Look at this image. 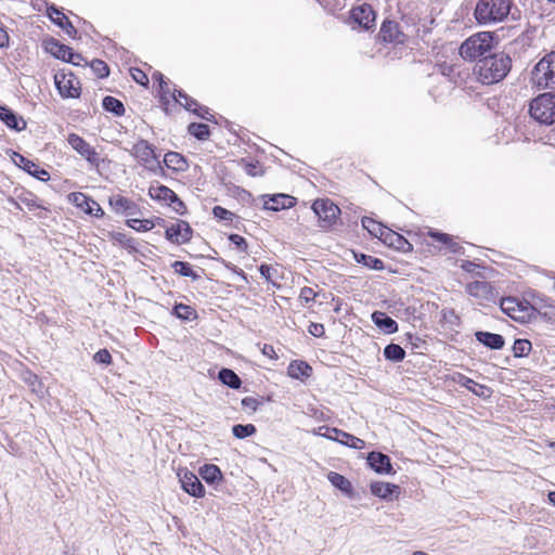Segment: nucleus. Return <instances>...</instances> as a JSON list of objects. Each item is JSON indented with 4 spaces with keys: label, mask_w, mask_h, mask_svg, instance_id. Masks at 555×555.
<instances>
[{
    "label": "nucleus",
    "mask_w": 555,
    "mask_h": 555,
    "mask_svg": "<svg viewBox=\"0 0 555 555\" xmlns=\"http://www.w3.org/2000/svg\"><path fill=\"white\" fill-rule=\"evenodd\" d=\"M512 68V60L505 53H494L479 59L474 74L482 85H493L503 80Z\"/></svg>",
    "instance_id": "nucleus-1"
},
{
    "label": "nucleus",
    "mask_w": 555,
    "mask_h": 555,
    "mask_svg": "<svg viewBox=\"0 0 555 555\" xmlns=\"http://www.w3.org/2000/svg\"><path fill=\"white\" fill-rule=\"evenodd\" d=\"M511 7V0H478L474 15L481 25L496 24L508 16Z\"/></svg>",
    "instance_id": "nucleus-2"
},
{
    "label": "nucleus",
    "mask_w": 555,
    "mask_h": 555,
    "mask_svg": "<svg viewBox=\"0 0 555 555\" xmlns=\"http://www.w3.org/2000/svg\"><path fill=\"white\" fill-rule=\"evenodd\" d=\"M493 48V36L489 31H481L467 38L460 47V54L464 60L474 61L487 56Z\"/></svg>",
    "instance_id": "nucleus-3"
},
{
    "label": "nucleus",
    "mask_w": 555,
    "mask_h": 555,
    "mask_svg": "<svg viewBox=\"0 0 555 555\" xmlns=\"http://www.w3.org/2000/svg\"><path fill=\"white\" fill-rule=\"evenodd\" d=\"M531 82L539 89H555V51L535 64L531 72Z\"/></svg>",
    "instance_id": "nucleus-4"
},
{
    "label": "nucleus",
    "mask_w": 555,
    "mask_h": 555,
    "mask_svg": "<svg viewBox=\"0 0 555 555\" xmlns=\"http://www.w3.org/2000/svg\"><path fill=\"white\" fill-rule=\"evenodd\" d=\"M530 115L541 124L552 125L555 122V95L543 93L530 103Z\"/></svg>",
    "instance_id": "nucleus-5"
},
{
    "label": "nucleus",
    "mask_w": 555,
    "mask_h": 555,
    "mask_svg": "<svg viewBox=\"0 0 555 555\" xmlns=\"http://www.w3.org/2000/svg\"><path fill=\"white\" fill-rule=\"evenodd\" d=\"M312 210L319 218V224L323 229L331 228L340 215L339 207L328 198L315 199L312 204Z\"/></svg>",
    "instance_id": "nucleus-6"
},
{
    "label": "nucleus",
    "mask_w": 555,
    "mask_h": 555,
    "mask_svg": "<svg viewBox=\"0 0 555 555\" xmlns=\"http://www.w3.org/2000/svg\"><path fill=\"white\" fill-rule=\"evenodd\" d=\"M130 153L149 170L156 171L157 169H162L154 146L146 140H140L133 144Z\"/></svg>",
    "instance_id": "nucleus-7"
},
{
    "label": "nucleus",
    "mask_w": 555,
    "mask_h": 555,
    "mask_svg": "<svg viewBox=\"0 0 555 555\" xmlns=\"http://www.w3.org/2000/svg\"><path fill=\"white\" fill-rule=\"evenodd\" d=\"M373 8L366 3L353 8L350 12V24L353 29L372 30L376 26Z\"/></svg>",
    "instance_id": "nucleus-8"
},
{
    "label": "nucleus",
    "mask_w": 555,
    "mask_h": 555,
    "mask_svg": "<svg viewBox=\"0 0 555 555\" xmlns=\"http://www.w3.org/2000/svg\"><path fill=\"white\" fill-rule=\"evenodd\" d=\"M500 306L502 311L509 318L520 322H525L529 319L531 310H533V307H531L529 302L520 301L515 297L503 298Z\"/></svg>",
    "instance_id": "nucleus-9"
},
{
    "label": "nucleus",
    "mask_w": 555,
    "mask_h": 555,
    "mask_svg": "<svg viewBox=\"0 0 555 555\" xmlns=\"http://www.w3.org/2000/svg\"><path fill=\"white\" fill-rule=\"evenodd\" d=\"M68 144L91 166L99 167L101 157L99 153L86 140L76 133H70L67 138Z\"/></svg>",
    "instance_id": "nucleus-10"
},
{
    "label": "nucleus",
    "mask_w": 555,
    "mask_h": 555,
    "mask_svg": "<svg viewBox=\"0 0 555 555\" xmlns=\"http://www.w3.org/2000/svg\"><path fill=\"white\" fill-rule=\"evenodd\" d=\"M55 86L63 98H78L80 83L73 74L55 75Z\"/></svg>",
    "instance_id": "nucleus-11"
},
{
    "label": "nucleus",
    "mask_w": 555,
    "mask_h": 555,
    "mask_svg": "<svg viewBox=\"0 0 555 555\" xmlns=\"http://www.w3.org/2000/svg\"><path fill=\"white\" fill-rule=\"evenodd\" d=\"M178 477L181 482L182 489L186 493L195 498H202L204 495V486L202 485V482L194 473L188 469H180L178 472Z\"/></svg>",
    "instance_id": "nucleus-12"
},
{
    "label": "nucleus",
    "mask_w": 555,
    "mask_h": 555,
    "mask_svg": "<svg viewBox=\"0 0 555 555\" xmlns=\"http://www.w3.org/2000/svg\"><path fill=\"white\" fill-rule=\"evenodd\" d=\"M72 203L83 210L86 214L96 218H101L104 215L101 206L92 198L88 197L83 193L75 192L69 195Z\"/></svg>",
    "instance_id": "nucleus-13"
},
{
    "label": "nucleus",
    "mask_w": 555,
    "mask_h": 555,
    "mask_svg": "<svg viewBox=\"0 0 555 555\" xmlns=\"http://www.w3.org/2000/svg\"><path fill=\"white\" fill-rule=\"evenodd\" d=\"M192 230L188 222L179 220L166 229V238L176 244H183L191 240Z\"/></svg>",
    "instance_id": "nucleus-14"
},
{
    "label": "nucleus",
    "mask_w": 555,
    "mask_h": 555,
    "mask_svg": "<svg viewBox=\"0 0 555 555\" xmlns=\"http://www.w3.org/2000/svg\"><path fill=\"white\" fill-rule=\"evenodd\" d=\"M108 204L116 214L133 216L138 212V205L133 201L119 194L112 195L108 199Z\"/></svg>",
    "instance_id": "nucleus-15"
},
{
    "label": "nucleus",
    "mask_w": 555,
    "mask_h": 555,
    "mask_svg": "<svg viewBox=\"0 0 555 555\" xmlns=\"http://www.w3.org/2000/svg\"><path fill=\"white\" fill-rule=\"evenodd\" d=\"M14 163L18 167H21L25 171H27L29 175H31L33 177H35L41 181H47L50 179V175L47 170L40 169L37 164H35L33 160L26 158L25 156H23L18 153H15Z\"/></svg>",
    "instance_id": "nucleus-16"
},
{
    "label": "nucleus",
    "mask_w": 555,
    "mask_h": 555,
    "mask_svg": "<svg viewBox=\"0 0 555 555\" xmlns=\"http://www.w3.org/2000/svg\"><path fill=\"white\" fill-rule=\"evenodd\" d=\"M475 337H476L477 341H479L480 344H482L483 346H486L492 350H500L505 345V339L500 334L477 331L475 333Z\"/></svg>",
    "instance_id": "nucleus-17"
},
{
    "label": "nucleus",
    "mask_w": 555,
    "mask_h": 555,
    "mask_svg": "<svg viewBox=\"0 0 555 555\" xmlns=\"http://www.w3.org/2000/svg\"><path fill=\"white\" fill-rule=\"evenodd\" d=\"M0 119L10 128L16 131H22L26 128V121L23 117L17 116L8 106H0Z\"/></svg>",
    "instance_id": "nucleus-18"
},
{
    "label": "nucleus",
    "mask_w": 555,
    "mask_h": 555,
    "mask_svg": "<svg viewBox=\"0 0 555 555\" xmlns=\"http://www.w3.org/2000/svg\"><path fill=\"white\" fill-rule=\"evenodd\" d=\"M296 199L293 196L286 194H275L268 197L264 201V208L273 211L280 209L291 208L295 205Z\"/></svg>",
    "instance_id": "nucleus-19"
},
{
    "label": "nucleus",
    "mask_w": 555,
    "mask_h": 555,
    "mask_svg": "<svg viewBox=\"0 0 555 555\" xmlns=\"http://www.w3.org/2000/svg\"><path fill=\"white\" fill-rule=\"evenodd\" d=\"M367 463L378 474H388L391 470L389 456L380 452H371L367 456Z\"/></svg>",
    "instance_id": "nucleus-20"
},
{
    "label": "nucleus",
    "mask_w": 555,
    "mask_h": 555,
    "mask_svg": "<svg viewBox=\"0 0 555 555\" xmlns=\"http://www.w3.org/2000/svg\"><path fill=\"white\" fill-rule=\"evenodd\" d=\"M380 38L386 42H402V33L393 21H385L379 30Z\"/></svg>",
    "instance_id": "nucleus-21"
},
{
    "label": "nucleus",
    "mask_w": 555,
    "mask_h": 555,
    "mask_svg": "<svg viewBox=\"0 0 555 555\" xmlns=\"http://www.w3.org/2000/svg\"><path fill=\"white\" fill-rule=\"evenodd\" d=\"M46 49L49 53L59 60L65 62H74L72 49L65 44L60 43L55 39L49 40L46 44Z\"/></svg>",
    "instance_id": "nucleus-22"
},
{
    "label": "nucleus",
    "mask_w": 555,
    "mask_h": 555,
    "mask_svg": "<svg viewBox=\"0 0 555 555\" xmlns=\"http://www.w3.org/2000/svg\"><path fill=\"white\" fill-rule=\"evenodd\" d=\"M371 492L383 500H390L393 494L399 495V487L389 482L376 481L371 483Z\"/></svg>",
    "instance_id": "nucleus-23"
},
{
    "label": "nucleus",
    "mask_w": 555,
    "mask_h": 555,
    "mask_svg": "<svg viewBox=\"0 0 555 555\" xmlns=\"http://www.w3.org/2000/svg\"><path fill=\"white\" fill-rule=\"evenodd\" d=\"M372 321L386 334H392L398 331L397 322L388 317L385 312L375 311L372 313Z\"/></svg>",
    "instance_id": "nucleus-24"
},
{
    "label": "nucleus",
    "mask_w": 555,
    "mask_h": 555,
    "mask_svg": "<svg viewBox=\"0 0 555 555\" xmlns=\"http://www.w3.org/2000/svg\"><path fill=\"white\" fill-rule=\"evenodd\" d=\"M384 242L387 243L389 246H392L399 251H411L412 250V244L409 243L406 238H404L402 235L392 232L387 229V233L385 235Z\"/></svg>",
    "instance_id": "nucleus-25"
},
{
    "label": "nucleus",
    "mask_w": 555,
    "mask_h": 555,
    "mask_svg": "<svg viewBox=\"0 0 555 555\" xmlns=\"http://www.w3.org/2000/svg\"><path fill=\"white\" fill-rule=\"evenodd\" d=\"M312 367L304 361H293L287 367V373L292 378L304 379L311 375Z\"/></svg>",
    "instance_id": "nucleus-26"
},
{
    "label": "nucleus",
    "mask_w": 555,
    "mask_h": 555,
    "mask_svg": "<svg viewBox=\"0 0 555 555\" xmlns=\"http://www.w3.org/2000/svg\"><path fill=\"white\" fill-rule=\"evenodd\" d=\"M164 164L167 168L175 171H184L188 169L186 159L177 152H168L165 154Z\"/></svg>",
    "instance_id": "nucleus-27"
},
{
    "label": "nucleus",
    "mask_w": 555,
    "mask_h": 555,
    "mask_svg": "<svg viewBox=\"0 0 555 555\" xmlns=\"http://www.w3.org/2000/svg\"><path fill=\"white\" fill-rule=\"evenodd\" d=\"M428 234H429V236L436 238L438 242L446 245V247L448 248V250L450 253H454V254L463 253L462 246H460V244L456 243L451 235H449L447 233L436 232V231H429Z\"/></svg>",
    "instance_id": "nucleus-28"
},
{
    "label": "nucleus",
    "mask_w": 555,
    "mask_h": 555,
    "mask_svg": "<svg viewBox=\"0 0 555 555\" xmlns=\"http://www.w3.org/2000/svg\"><path fill=\"white\" fill-rule=\"evenodd\" d=\"M149 194L152 198L163 202H170L171 198H176V193L166 185H152L149 189Z\"/></svg>",
    "instance_id": "nucleus-29"
},
{
    "label": "nucleus",
    "mask_w": 555,
    "mask_h": 555,
    "mask_svg": "<svg viewBox=\"0 0 555 555\" xmlns=\"http://www.w3.org/2000/svg\"><path fill=\"white\" fill-rule=\"evenodd\" d=\"M219 380L232 389H238L242 380L238 375L230 369H221L218 373Z\"/></svg>",
    "instance_id": "nucleus-30"
},
{
    "label": "nucleus",
    "mask_w": 555,
    "mask_h": 555,
    "mask_svg": "<svg viewBox=\"0 0 555 555\" xmlns=\"http://www.w3.org/2000/svg\"><path fill=\"white\" fill-rule=\"evenodd\" d=\"M327 479L334 487L338 488L341 492H344L348 495L352 494L351 482L343 475H340L336 472H331L327 475Z\"/></svg>",
    "instance_id": "nucleus-31"
},
{
    "label": "nucleus",
    "mask_w": 555,
    "mask_h": 555,
    "mask_svg": "<svg viewBox=\"0 0 555 555\" xmlns=\"http://www.w3.org/2000/svg\"><path fill=\"white\" fill-rule=\"evenodd\" d=\"M466 292L477 298H487L490 293V285L485 281H475L466 286Z\"/></svg>",
    "instance_id": "nucleus-32"
},
{
    "label": "nucleus",
    "mask_w": 555,
    "mask_h": 555,
    "mask_svg": "<svg viewBox=\"0 0 555 555\" xmlns=\"http://www.w3.org/2000/svg\"><path fill=\"white\" fill-rule=\"evenodd\" d=\"M199 475L208 483H214L215 481L222 478L220 468L214 464H205L203 467H201Z\"/></svg>",
    "instance_id": "nucleus-33"
},
{
    "label": "nucleus",
    "mask_w": 555,
    "mask_h": 555,
    "mask_svg": "<svg viewBox=\"0 0 555 555\" xmlns=\"http://www.w3.org/2000/svg\"><path fill=\"white\" fill-rule=\"evenodd\" d=\"M330 433H334V434L340 436L339 443H341L344 446L360 450L365 444L362 439H360L351 434L345 433L343 430H331Z\"/></svg>",
    "instance_id": "nucleus-34"
},
{
    "label": "nucleus",
    "mask_w": 555,
    "mask_h": 555,
    "mask_svg": "<svg viewBox=\"0 0 555 555\" xmlns=\"http://www.w3.org/2000/svg\"><path fill=\"white\" fill-rule=\"evenodd\" d=\"M384 356L387 360L392 362H400L405 357L404 349L397 344H389L384 349Z\"/></svg>",
    "instance_id": "nucleus-35"
},
{
    "label": "nucleus",
    "mask_w": 555,
    "mask_h": 555,
    "mask_svg": "<svg viewBox=\"0 0 555 555\" xmlns=\"http://www.w3.org/2000/svg\"><path fill=\"white\" fill-rule=\"evenodd\" d=\"M103 107L105 111L111 112L116 116H122L125 114L124 104L118 99L111 95L103 99Z\"/></svg>",
    "instance_id": "nucleus-36"
},
{
    "label": "nucleus",
    "mask_w": 555,
    "mask_h": 555,
    "mask_svg": "<svg viewBox=\"0 0 555 555\" xmlns=\"http://www.w3.org/2000/svg\"><path fill=\"white\" fill-rule=\"evenodd\" d=\"M362 227L366 229L374 236H385L387 230H385L380 223L376 222L372 218L364 217L362 219Z\"/></svg>",
    "instance_id": "nucleus-37"
},
{
    "label": "nucleus",
    "mask_w": 555,
    "mask_h": 555,
    "mask_svg": "<svg viewBox=\"0 0 555 555\" xmlns=\"http://www.w3.org/2000/svg\"><path fill=\"white\" fill-rule=\"evenodd\" d=\"M173 314L181 320H193L196 317V311L191 306L178 304L173 307Z\"/></svg>",
    "instance_id": "nucleus-38"
},
{
    "label": "nucleus",
    "mask_w": 555,
    "mask_h": 555,
    "mask_svg": "<svg viewBox=\"0 0 555 555\" xmlns=\"http://www.w3.org/2000/svg\"><path fill=\"white\" fill-rule=\"evenodd\" d=\"M188 130L190 134L198 140H206L209 137V127L206 124L192 122L189 125Z\"/></svg>",
    "instance_id": "nucleus-39"
},
{
    "label": "nucleus",
    "mask_w": 555,
    "mask_h": 555,
    "mask_svg": "<svg viewBox=\"0 0 555 555\" xmlns=\"http://www.w3.org/2000/svg\"><path fill=\"white\" fill-rule=\"evenodd\" d=\"M171 96L175 99L176 102L184 106L188 111L192 109L193 106H197V102L189 96L184 91L182 90H176L172 92Z\"/></svg>",
    "instance_id": "nucleus-40"
},
{
    "label": "nucleus",
    "mask_w": 555,
    "mask_h": 555,
    "mask_svg": "<svg viewBox=\"0 0 555 555\" xmlns=\"http://www.w3.org/2000/svg\"><path fill=\"white\" fill-rule=\"evenodd\" d=\"M172 268L173 270L182 275V276H186V278H191L193 280H196L198 279V274H196L193 269L191 268L190 263L188 262H184V261H175L172 263Z\"/></svg>",
    "instance_id": "nucleus-41"
},
{
    "label": "nucleus",
    "mask_w": 555,
    "mask_h": 555,
    "mask_svg": "<svg viewBox=\"0 0 555 555\" xmlns=\"http://www.w3.org/2000/svg\"><path fill=\"white\" fill-rule=\"evenodd\" d=\"M531 343L528 339H516L513 345V353L520 358L527 356L531 351Z\"/></svg>",
    "instance_id": "nucleus-42"
},
{
    "label": "nucleus",
    "mask_w": 555,
    "mask_h": 555,
    "mask_svg": "<svg viewBox=\"0 0 555 555\" xmlns=\"http://www.w3.org/2000/svg\"><path fill=\"white\" fill-rule=\"evenodd\" d=\"M232 433L237 439H244L256 433V427L253 424H237L232 427Z\"/></svg>",
    "instance_id": "nucleus-43"
},
{
    "label": "nucleus",
    "mask_w": 555,
    "mask_h": 555,
    "mask_svg": "<svg viewBox=\"0 0 555 555\" xmlns=\"http://www.w3.org/2000/svg\"><path fill=\"white\" fill-rule=\"evenodd\" d=\"M356 258H357L358 262H361L364 266L370 267L372 269L379 270V269H383V267H384V263L380 259L370 256V255L361 254L360 257H358L356 255Z\"/></svg>",
    "instance_id": "nucleus-44"
},
{
    "label": "nucleus",
    "mask_w": 555,
    "mask_h": 555,
    "mask_svg": "<svg viewBox=\"0 0 555 555\" xmlns=\"http://www.w3.org/2000/svg\"><path fill=\"white\" fill-rule=\"evenodd\" d=\"M90 67L99 78H105L109 74L107 64L102 60H93L90 64Z\"/></svg>",
    "instance_id": "nucleus-45"
},
{
    "label": "nucleus",
    "mask_w": 555,
    "mask_h": 555,
    "mask_svg": "<svg viewBox=\"0 0 555 555\" xmlns=\"http://www.w3.org/2000/svg\"><path fill=\"white\" fill-rule=\"evenodd\" d=\"M48 15L51 21L56 24L59 27L64 25V22H68V18L65 16L63 12L56 9L54 5L48 8Z\"/></svg>",
    "instance_id": "nucleus-46"
},
{
    "label": "nucleus",
    "mask_w": 555,
    "mask_h": 555,
    "mask_svg": "<svg viewBox=\"0 0 555 555\" xmlns=\"http://www.w3.org/2000/svg\"><path fill=\"white\" fill-rule=\"evenodd\" d=\"M214 217L219 220L232 221L234 214L221 206H215L212 209Z\"/></svg>",
    "instance_id": "nucleus-47"
},
{
    "label": "nucleus",
    "mask_w": 555,
    "mask_h": 555,
    "mask_svg": "<svg viewBox=\"0 0 555 555\" xmlns=\"http://www.w3.org/2000/svg\"><path fill=\"white\" fill-rule=\"evenodd\" d=\"M539 312L548 319L555 318V306L550 299L542 300V305L538 308Z\"/></svg>",
    "instance_id": "nucleus-48"
},
{
    "label": "nucleus",
    "mask_w": 555,
    "mask_h": 555,
    "mask_svg": "<svg viewBox=\"0 0 555 555\" xmlns=\"http://www.w3.org/2000/svg\"><path fill=\"white\" fill-rule=\"evenodd\" d=\"M462 385L477 396H482L483 390L486 389L483 385H480L468 377H465V382Z\"/></svg>",
    "instance_id": "nucleus-49"
},
{
    "label": "nucleus",
    "mask_w": 555,
    "mask_h": 555,
    "mask_svg": "<svg viewBox=\"0 0 555 555\" xmlns=\"http://www.w3.org/2000/svg\"><path fill=\"white\" fill-rule=\"evenodd\" d=\"M129 225L135 230L147 231L152 229L153 222L150 220L131 219L128 221Z\"/></svg>",
    "instance_id": "nucleus-50"
},
{
    "label": "nucleus",
    "mask_w": 555,
    "mask_h": 555,
    "mask_svg": "<svg viewBox=\"0 0 555 555\" xmlns=\"http://www.w3.org/2000/svg\"><path fill=\"white\" fill-rule=\"evenodd\" d=\"M93 360L96 363L101 364H109L112 362V356L106 349H100L98 352L94 353Z\"/></svg>",
    "instance_id": "nucleus-51"
},
{
    "label": "nucleus",
    "mask_w": 555,
    "mask_h": 555,
    "mask_svg": "<svg viewBox=\"0 0 555 555\" xmlns=\"http://www.w3.org/2000/svg\"><path fill=\"white\" fill-rule=\"evenodd\" d=\"M260 404H261L260 399H258L256 397H245L242 399L243 408L248 409L253 412H255Z\"/></svg>",
    "instance_id": "nucleus-52"
},
{
    "label": "nucleus",
    "mask_w": 555,
    "mask_h": 555,
    "mask_svg": "<svg viewBox=\"0 0 555 555\" xmlns=\"http://www.w3.org/2000/svg\"><path fill=\"white\" fill-rule=\"evenodd\" d=\"M132 78L140 83L141 86H146L149 82V78L144 72H142L139 68H131L130 69Z\"/></svg>",
    "instance_id": "nucleus-53"
},
{
    "label": "nucleus",
    "mask_w": 555,
    "mask_h": 555,
    "mask_svg": "<svg viewBox=\"0 0 555 555\" xmlns=\"http://www.w3.org/2000/svg\"><path fill=\"white\" fill-rule=\"evenodd\" d=\"M15 204L17 206L20 204H23V205H25L26 207H28L30 209L34 208V207H38V205L36 203V199L34 198V196L31 194L18 196V202H15Z\"/></svg>",
    "instance_id": "nucleus-54"
},
{
    "label": "nucleus",
    "mask_w": 555,
    "mask_h": 555,
    "mask_svg": "<svg viewBox=\"0 0 555 555\" xmlns=\"http://www.w3.org/2000/svg\"><path fill=\"white\" fill-rule=\"evenodd\" d=\"M169 205L172 207V209L180 215H183L186 210V207L184 203L176 195V198H171L169 202Z\"/></svg>",
    "instance_id": "nucleus-55"
},
{
    "label": "nucleus",
    "mask_w": 555,
    "mask_h": 555,
    "mask_svg": "<svg viewBox=\"0 0 555 555\" xmlns=\"http://www.w3.org/2000/svg\"><path fill=\"white\" fill-rule=\"evenodd\" d=\"M190 111L203 119L210 120L211 114L209 113V109L205 106H201L197 104V106H193L192 109Z\"/></svg>",
    "instance_id": "nucleus-56"
},
{
    "label": "nucleus",
    "mask_w": 555,
    "mask_h": 555,
    "mask_svg": "<svg viewBox=\"0 0 555 555\" xmlns=\"http://www.w3.org/2000/svg\"><path fill=\"white\" fill-rule=\"evenodd\" d=\"M308 332L314 337H322L325 333L323 324L311 323L308 327Z\"/></svg>",
    "instance_id": "nucleus-57"
},
{
    "label": "nucleus",
    "mask_w": 555,
    "mask_h": 555,
    "mask_svg": "<svg viewBox=\"0 0 555 555\" xmlns=\"http://www.w3.org/2000/svg\"><path fill=\"white\" fill-rule=\"evenodd\" d=\"M229 240L241 250H246L247 243L245 238L238 234H231Z\"/></svg>",
    "instance_id": "nucleus-58"
},
{
    "label": "nucleus",
    "mask_w": 555,
    "mask_h": 555,
    "mask_svg": "<svg viewBox=\"0 0 555 555\" xmlns=\"http://www.w3.org/2000/svg\"><path fill=\"white\" fill-rule=\"evenodd\" d=\"M320 430H324L323 437L339 442L340 436H338L334 433H330L331 430H339L338 428L321 426Z\"/></svg>",
    "instance_id": "nucleus-59"
},
{
    "label": "nucleus",
    "mask_w": 555,
    "mask_h": 555,
    "mask_svg": "<svg viewBox=\"0 0 555 555\" xmlns=\"http://www.w3.org/2000/svg\"><path fill=\"white\" fill-rule=\"evenodd\" d=\"M300 299L305 302H309L314 299L315 293L310 287H304L300 292Z\"/></svg>",
    "instance_id": "nucleus-60"
},
{
    "label": "nucleus",
    "mask_w": 555,
    "mask_h": 555,
    "mask_svg": "<svg viewBox=\"0 0 555 555\" xmlns=\"http://www.w3.org/2000/svg\"><path fill=\"white\" fill-rule=\"evenodd\" d=\"M325 10L335 11L339 8L337 0H317Z\"/></svg>",
    "instance_id": "nucleus-61"
},
{
    "label": "nucleus",
    "mask_w": 555,
    "mask_h": 555,
    "mask_svg": "<svg viewBox=\"0 0 555 555\" xmlns=\"http://www.w3.org/2000/svg\"><path fill=\"white\" fill-rule=\"evenodd\" d=\"M244 169H245V172L248 176H251V177H256L258 175H261V172H259L257 170L258 169V163H245L244 164Z\"/></svg>",
    "instance_id": "nucleus-62"
},
{
    "label": "nucleus",
    "mask_w": 555,
    "mask_h": 555,
    "mask_svg": "<svg viewBox=\"0 0 555 555\" xmlns=\"http://www.w3.org/2000/svg\"><path fill=\"white\" fill-rule=\"evenodd\" d=\"M273 269L268 266V264H261L260 268H259V271H260V274L267 280V281H271V271Z\"/></svg>",
    "instance_id": "nucleus-63"
},
{
    "label": "nucleus",
    "mask_w": 555,
    "mask_h": 555,
    "mask_svg": "<svg viewBox=\"0 0 555 555\" xmlns=\"http://www.w3.org/2000/svg\"><path fill=\"white\" fill-rule=\"evenodd\" d=\"M66 31V34L70 37H74L77 33L76 28L73 26V24L68 22H64V25L61 27Z\"/></svg>",
    "instance_id": "nucleus-64"
}]
</instances>
